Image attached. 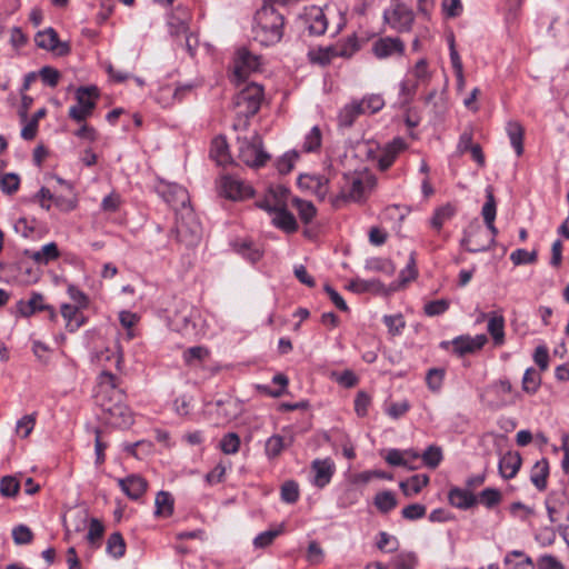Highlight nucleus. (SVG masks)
I'll list each match as a JSON object with an SVG mask.
<instances>
[{
    "label": "nucleus",
    "instance_id": "4be33fe9",
    "mask_svg": "<svg viewBox=\"0 0 569 569\" xmlns=\"http://www.w3.org/2000/svg\"><path fill=\"white\" fill-rule=\"evenodd\" d=\"M521 466V457L517 452H507L499 460V472L505 479L513 478Z\"/></svg>",
    "mask_w": 569,
    "mask_h": 569
},
{
    "label": "nucleus",
    "instance_id": "c9c22d12",
    "mask_svg": "<svg viewBox=\"0 0 569 569\" xmlns=\"http://www.w3.org/2000/svg\"><path fill=\"white\" fill-rule=\"evenodd\" d=\"M291 442L292 437H290L289 441L286 442L283 437L279 435L272 436L266 442V455L270 459L277 458L282 452V450Z\"/></svg>",
    "mask_w": 569,
    "mask_h": 569
},
{
    "label": "nucleus",
    "instance_id": "603ef678",
    "mask_svg": "<svg viewBox=\"0 0 569 569\" xmlns=\"http://www.w3.org/2000/svg\"><path fill=\"white\" fill-rule=\"evenodd\" d=\"M281 499L287 503H295L299 499L298 483L289 480L281 486Z\"/></svg>",
    "mask_w": 569,
    "mask_h": 569
},
{
    "label": "nucleus",
    "instance_id": "2eb2a0df",
    "mask_svg": "<svg viewBox=\"0 0 569 569\" xmlns=\"http://www.w3.org/2000/svg\"><path fill=\"white\" fill-rule=\"evenodd\" d=\"M300 19L311 36H321L328 27L327 18L321 8L311 6L306 8Z\"/></svg>",
    "mask_w": 569,
    "mask_h": 569
},
{
    "label": "nucleus",
    "instance_id": "b1692460",
    "mask_svg": "<svg viewBox=\"0 0 569 569\" xmlns=\"http://www.w3.org/2000/svg\"><path fill=\"white\" fill-rule=\"evenodd\" d=\"M210 157L219 164L224 166L231 162L229 147L223 137H216L211 142Z\"/></svg>",
    "mask_w": 569,
    "mask_h": 569
},
{
    "label": "nucleus",
    "instance_id": "49530a36",
    "mask_svg": "<svg viewBox=\"0 0 569 569\" xmlns=\"http://www.w3.org/2000/svg\"><path fill=\"white\" fill-rule=\"evenodd\" d=\"M425 465L431 469L437 468L442 460V450L437 446H429L421 456Z\"/></svg>",
    "mask_w": 569,
    "mask_h": 569
},
{
    "label": "nucleus",
    "instance_id": "4c0bfd02",
    "mask_svg": "<svg viewBox=\"0 0 569 569\" xmlns=\"http://www.w3.org/2000/svg\"><path fill=\"white\" fill-rule=\"evenodd\" d=\"M292 204L298 210V214H299L300 219L302 220V222H305V223H309L316 216L317 210H316L315 206L312 204V202H310V201L302 200L299 198H293Z\"/></svg>",
    "mask_w": 569,
    "mask_h": 569
},
{
    "label": "nucleus",
    "instance_id": "79ce46f5",
    "mask_svg": "<svg viewBox=\"0 0 569 569\" xmlns=\"http://www.w3.org/2000/svg\"><path fill=\"white\" fill-rule=\"evenodd\" d=\"M64 528L67 535H69L72 530L76 532L81 531L87 525V516L83 512L70 513L64 517Z\"/></svg>",
    "mask_w": 569,
    "mask_h": 569
},
{
    "label": "nucleus",
    "instance_id": "dca6fc26",
    "mask_svg": "<svg viewBox=\"0 0 569 569\" xmlns=\"http://www.w3.org/2000/svg\"><path fill=\"white\" fill-rule=\"evenodd\" d=\"M163 199L168 202L177 213L190 209L189 194L186 188L176 183L164 186L161 191Z\"/></svg>",
    "mask_w": 569,
    "mask_h": 569
},
{
    "label": "nucleus",
    "instance_id": "72a5a7b5",
    "mask_svg": "<svg viewBox=\"0 0 569 569\" xmlns=\"http://www.w3.org/2000/svg\"><path fill=\"white\" fill-rule=\"evenodd\" d=\"M59 257V249L54 242L44 244L40 250L32 253L31 258L39 264H47Z\"/></svg>",
    "mask_w": 569,
    "mask_h": 569
},
{
    "label": "nucleus",
    "instance_id": "6e6552de",
    "mask_svg": "<svg viewBox=\"0 0 569 569\" xmlns=\"http://www.w3.org/2000/svg\"><path fill=\"white\" fill-rule=\"evenodd\" d=\"M97 98V87H80L76 92L77 103L69 109V117L77 122L86 121L93 112Z\"/></svg>",
    "mask_w": 569,
    "mask_h": 569
},
{
    "label": "nucleus",
    "instance_id": "1a4fd4ad",
    "mask_svg": "<svg viewBox=\"0 0 569 569\" xmlns=\"http://www.w3.org/2000/svg\"><path fill=\"white\" fill-rule=\"evenodd\" d=\"M366 184L363 174L360 172L343 173L340 192L333 200L336 207L340 201H359L363 198Z\"/></svg>",
    "mask_w": 569,
    "mask_h": 569
},
{
    "label": "nucleus",
    "instance_id": "473e14b6",
    "mask_svg": "<svg viewBox=\"0 0 569 569\" xmlns=\"http://www.w3.org/2000/svg\"><path fill=\"white\" fill-rule=\"evenodd\" d=\"M455 212H456V209L450 203H447L445 206L437 208L433 212L431 220H430V226L435 230L440 231L442 226L455 216Z\"/></svg>",
    "mask_w": 569,
    "mask_h": 569
},
{
    "label": "nucleus",
    "instance_id": "2f4dec72",
    "mask_svg": "<svg viewBox=\"0 0 569 569\" xmlns=\"http://www.w3.org/2000/svg\"><path fill=\"white\" fill-rule=\"evenodd\" d=\"M61 315L67 321L69 331H74L83 323V317L79 308L72 305H62Z\"/></svg>",
    "mask_w": 569,
    "mask_h": 569
},
{
    "label": "nucleus",
    "instance_id": "a211bd4d",
    "mask_svg": "<svg viewBox=\"0 0 569 569\" xmlns=\"http://www.w3.org/2000/svg\"><path fill=\"white\" fill-rule=\"evenodd\" d=\"M329 180L323 176L301 174L298 178V186L301 189L312 191L318 198L325 199L328 193Z\"/></svg>",
    "mask_w": 569,
    "mask_h": 569
},
{
    "label": "nucleus",
    "instance_id": "58836bf2",
    "mask_svg": "<svg viewBox=\"0 0 569 569\" xmlns=\"http://www.w3.org/2000/svg\"><path fill=\"white\" fill-rule=\"evenodd\" d=\"M107 552L114 558H120L126 552V542L120 532H113L107 541Z\"/></svg>",
    "mask_w": 569,
    "mask_h": 569
},
{
    "label": "nucleus",
    "instance_id": "f8f14e48",
    "mask_svg": "<svg viewBox=\"0 0 569 569\" xmlns=\"http://www.w3.org/2000/svg\"><path fill=\"white\" fill-rule=\"evenodd\" d=\"M34 42L39 48L52 51L60 57L67 56L70 52L69 43L61 42L53 28L39 31L34 37Z\"/></svg>",
    "mask_w": 569,
    "mask_h": 569
},
{
    "label": "nucleus",
    "instance_id": "a19ab883",
    "mask_svg": "<svg viewBox=\"0 0 569 569\" xmlns=\"http://www.w3.org/2000/svg\"><path fill=\"white\" fill-rule=\"evenodd\" d=\"M541 383L540 375L533 369L529 368L525 371L522 378V390L529 395L537 392Z\"/></svg>",
    "mask_w": 569,
    "mask_h": 569
},
{
    "label": "nucleus",
    "instance_id": "680f3d73",
    "mask_svg": "<svg viewBox=\"0 0 569 569\" xmlns=\"http://www.w3.org/2000/svg\"><path fill=\"white\" fill-rule=\"evenodd\" d=\"M297 159L298 153L296 151H289L284 153L277 162L278 171L282 174L289 173L292 170Z\"/></svg>",
    "mask_w": 569,
    "mask_h": 569
},
{
    "label": "nucleus",
    "instance_id": "7ed1b4c3",
    "mask_svg": "<svg viewBox=\"0 0 569 569\" xmlns=\"http://www.w3.org/2000/svg\"><path fill=\"white\" fill-rule=\"evenodd\" d=\"M480 399L487 407L497 410L515 406L520 399V392L512 387L508 379H499L483 389Z\"/></svg>",
    "mask_w": 569,
    "mask_h": 569
},
{
    "label": "nucleus",
    "instance_id": "412c9836",
    "mask_svg": "<svg viewBox=\"0 0 569 569\" xmlns=\"http://www.w3.org/2000/svg\"><path fill=\"white\" fill-rule=\"evenodd\" d=\"M312 470L315 471L313 483L323 488L331 480V477L335 472V463L331 459L327 458L323 460L316 459L311 465Z\"/></svg>",
    "mask_w": 569,
    "mask_h": 569
},
{
    "label": "nucleus",
    "instance_id": "7c9ffc66",
    "mask_svg": "<svg viewBox=\"0 0 569 569\" xmlns=\"http://www.w3.org/2000/svg\"><path fill=\"white\" fill-rule=\"evenodd\" d=\"M506 569H533V561L523 552L513 550L505 557Z\"/></svg>",
    "mask_w": 569,
    "mask_h": 569
},
{
    "label": "nucleus",
    "instance_id": "423d86ee",
    "mask_svg": "<svg viewBox=\"0 0 569 569\" xmlns=\"http://www.w3.org/2000/svg\"><path fill=\"white\" fill-rule=\"evenodd\" d=\"M174 231L177 239L186 246L190 247L198 243L201 228L191 208L177 213Z\"/></svg>",
    "mask_w": 569,
    "mask_h": 569
},
{
    "label": "nucleus",
    "instance_id": "3c124183",
    "mask_svg": "<svg viewBox=\"0 0 569 569\" xmlns=\"http://www.w3.org/2000/svg\"><path fill=\"white\" fill-rule=\"evenodd\" d=\"M383 322L388 328L391 336H398L406 327V321L402 315L385 316Z\"/></svg>",
    "mask_w": 569,
    "mask_h": 569
},
{
    "label": "nucleus",
    "instance_id": "c85d7f7f",
    "mask_svg": "<svg viewBox=\"0 0 569 569\" xmlns=\"http://www.w3.org/2000/svg\"><path fill=\"white\" fill-rule=\"evenodd\" d=\"M274 216L272 218V223L278 227L279 229L291 233L297 231L298 223L296 221V218L292 213H290L287 208H283L281 210H277L273 212Z\"/></svg>",
    "mask_w": 569,
    "mask_h": 569
},
{
    "label": "nucleus",
    "instance_id": "5701e85b",
    "mask_svg": "<svg viewBox=\"0 0 569 569\" xmlns=\"http://www.w3.org/2000/svg\"><path fill=\"white\" fill-rule=\"evenodd\" d=\"M487 330L491 336L495 346H502L505 343V318L502 315L491 312Z\"/></svg>",
    "mask_w": 569,
    "mask_h": 569
},
{
    "label": "nucleus",
    "instance_id": "4d7b16f0",
    "mask_svg": "<svg viewBox=\"0 0 569 569\" xmlns=\"http://www.w3.org/2000/svg\"><path fill=\"white\" fill-rule=\"evenodd\" d=\"M238 252L241 253L250 262H257L262 257L259 248L252 247L251 242L243 241L238 244Z\"/></svg>",
    "mask_w": 569,
    "mask_h": 569
},
{
    "label": "nucleus",
    "instance_id": "f257e3e1",
    "mask_svg": "<svg viewBox=\"0 0 569 569\" xmlns=\"http://www.w3.org/2000/svg\"><path fill=\"white\" fill-rule=\"evenodd\" d=\"M117 377L104 370L99 377L98 402L107 415L108 422L118 428H128L133 422L131 410L122 402L123 392L118 389Z\"/></svg>",
    "mask_w": 569,
    "mask_h": 569
},
{
    "label": "nucleus",
    "instance_id": "ea45409f",
    "mask_svg": "<svg viewBox=\"0 0 569 569\" xmlns=\"http://www.w3.org/2000/svg\"><path fill=\"white\" fill-rule=\"evenodd\" d=\"M375 506L380 512L387 513L396 508V496L391 491L379 492L375 497Z\"/></svg>",
    "mask_w": 569,
    "mask_h": 569
},
{
    "label": "nucleus",
    "instance_id": "393cba45",
    "mask_svg": "<svg viewBox=\"0 0 569 569\" xmlns=\"http://www.w3.org/2000/svg\"><path fill=\"white\" fill-rule=\"evenodd\" d=\"M365 113L363 103H358V101H352L349 104H346L341 111L339 112L338 120L341 127H351L355 120Z\"/></svg>",
    "mask_w": 569,
    "mask_h": 569
},
{
    "label": "nucleus",
    "instance_id": "cd10ccee",
    "mask_svg": "<svg viewBox=\"0 0 569 569\" xmlns=\"http://www.w3.org/2000/svg\"><path fill=\"white\" fill-rule=\"evenodd\" d=\"M548 476L549 463L547 459H541L533 465L530 473V480L538 490L542 491L547 487Z\"/></svg>",
    "mask_w": 569,
    "mask_h": 569
},
{
    "label": "nucleus",
    "instance_id": "39448f33",
    "mask_svg": "<svg viewBox=\"0 0 569 569\" xmlns=\"http://www.w3.org/2000/svg\"><path fill=\"white\" fill-rule=\"evenodd\" d=\"M263 89L261 86L252 82L241 89L233 99V104L238 112L246 118L256 114L261 106Z\"/></svg>",
    "mask_w": 569,
    "mask_h": 569
},
{
    "label": "nucleus",
    "instance_id": "f3484780",
    "mask_svg": "<svg viewBox=\"0 0 569 569\" xmlns=\"http://www.w3.org/2000/svg\"><path fill=\"white\" fill-rule=\"evenodd\" d=\"M118 485L127 497L132 500L141 498L148 488L147 480L139 475H130L118 479Z\"/></svg>",
    "mask_w": 569,
    "mask_h": 569
},
{
    "label": "nucleus",
    "instance_id": "e433bc0d",
    "mask_svg": "<svg viewBox=\"0 0 569 569\" xmlns=\"http://www.w3.org/2000/svg\"><path fill=\"white\" fill-rule=\"evenodd\" d=\"M209 356V350L202 346L188 348L183 355V361L187 366H197Z\"/></svg>",
    "mask_w": 569,
    "mask_h": 569
},
{
    "label": "nucleus",
    "instance_id": "a18cd8bd",
    "mask_svg": "<svg viewBox=\"0 0 569 569\" xmlns=\"http://www.w3.org/2000/svg\"><path fill=\"white\" fill-rule=\"evenodd\" d=\"M381 283L378 280L353 279L349 282L348 289L356 293H362L371 290L380 289Z\"/></svg>",
    "mask_w": 569,
    "mask_h": 569
},
{
    "label": "nucleus",
    "instance_id": "338daca9",
    "mask_svg": "<svg viewBox=\"0 0 569 569\" xmlns=\"http://www.w3.org/2000/svg\"><path fill=\"white\" fill-rule=\"evenodd\" d=\"M36 425V418L33 415L23 416L17 422V433H19L22 438H27L31 431L33 430Z\"/></svg>",
    "mask_w": 569,
    "mask_h": 569
},
{
    "label": "nucleus",
    "instance_id": "9d476101",
    "mask_svg": "<svg viewBox=\"0 0 569 569\" xmlns=\"http://www.w3.org/2000/svg\"><path fill=\"white\" fill-rule=\"evenodd\" d=\"M220 193L231 200H244L253 196L250 184L232 176H223L219 184Z\"/></svg>",
    "mask_w": 569,
    "mask_h": 569
},
{
    "label": "nucleus",
    "instance_id": "f704fd0d",
    "mask_svg": "<svg viewBox=\"0 0 569 569\" xmlns=\"http://www.w3.org/2000/svg\"><path fill=\"white\" fill-rule=\"evenodd\" d=\"M156 515L169 517L173 512V498L167 491H159L156 496Z\"/></svg>",
    "mask_w": 569,
    "mask_h": 569
},
{
    "label": "nucleus",
    "instance_id": "0eeeda50",
    "mask_svg": "<svg viewBox=\"0 0 569 569\" xmlns=\"http://www.w3.org/2000/svg\"><path fill=\"white\" fill-rule=\"evenodd\" d=\"M239 158L249 167H262L269 159V154L262 149V140L258 134L251 139L239 138Z\"/></svg>",
    "mask_w": 569,
    "mask_h": 569
},
{
    "label": "nucleus",
    "instance_id": "c756f323",
    "mask_svg": "<svg viewBox=\"0 0 569 569\" xmlns=\"http://www.w3.org/2000/svg\"><path fill=\"white\" fill-rule=\"evenodd\" d=\"M429 483V477L427 475H415L400 482V488L405 496L412 497L421 491L423 487Z\"/></svg>",
    "mask_w": 569,
    "mask_h": 569
},
{
    "label": "nucleus",
    "instance_id": "0e129e2a",
    "mask_svg": "<svg viewBox=\"0 0 569 569\" xmlns=\"http://www.w3.org/2000/svg\"><path fill=\"white\" fill-rule=\"evenodd\" d=\"M455 352L459 356H463L466 353H471L475 351L472 347L471 337L469 336H461L452 341Z\"/></svg>",
    "mask_w": 569,
    "mask_h": 569
},
{
    "label": "nucleus",
    "instance_id": "bb28decb",
    "mask_svg": "<svg viewBox=\"0 0 569 569\" xmlns=\"http://www.w3.org/2000/svg\"><path fill=\"white\" fill-rule=\"evenodd\" d=\"M506 131L512 148L517 156L520 157L523 153V127L518 121H509L506 126Z\"/></svg>",
    "mask_w": 569,
    "mask_h": 569
},
{
    "label": "nucleus",
    "instance_id": "052dcab7",
    "mask_svg": "<svg viewBox=\"0 0 569 569\" xmlns=\"http://www.w3.org/2000/svg\"><path fill=\"white\" fill-rule=\"evenodd\" d=\"M418 559L413 552H401L395 559V566L397 569H415Z\"/></svg>",
    "mask_w": 569,
    "mask_h": 569
},
{
    "label": "nucleus",
    "instance_id": "5fc2aeb1",
    "mask_svg": "<svg viewBox=\"0 0 569 569\" xmlns=\"http://www.w3.org/2000/svg\"><path fill=\"white\" fill-rule=\"evenodd\" d=\"M358 103H363L365 113H376L383 108L385 100L380 94H369L365 97L361 101H358Z\"/></svg>",
    "mask_w": 569,
    "mask_h": 569
},
{
    "label": "nucleus",
    "instance_id": "13d9d810",
    "mask_svg": "<svg viewBox=\"0 0 569 569\" xmlns=\"http://www.w3.org/2000/svg\"><path fill=\"white\" fill-rule=\"evenodd\" d=\"M282 532V527L274 530H267L259 533L254 540L253 545L257 548H264L272 543V541Z\"/></svg>",
    "mask_w": 569,
    "mask_h": 569
},
{
    "label": "nucleus",
    "instance_id": "774afa93",
    "mask_svg": "<svg viewBox=\"0 0 569 569\" xmlns=\"http://www.w3.org/2000/svg\"><path fill=\"white\" fill-rule=\"evenodd\" d=\"M426 507L420 503H411L401 511L402 517L407 520H418L426 515Z\"/></svg>",
    "mask_w": 569,
    "mask_h": 569
},
{
    "label": "nucleus",
    "instance_id": "f03ea898",
    "mask_svg": "<svg viewBox=\"0 0 569 569\" xmlns=\"http://www.w3.org/2000/svg\"><path fill=\"white\" fill-rule=\"evenodd\" d=\"M486 193L487 201L482 207L481 213L487 229L479 222L471 223L468 227L461 243L469 252H481L491 249L495 246L496 236L498 234V230L495 226L497 206L492 189L488 187Z\"/></svg>",
    "mask_w": 569,
    "mask_h": 569
},
{
    "label": "nucleus",
    "instance_id": "4468645a",
    "mask_svg": "<svg viewBox=\"0 0 569 569\" xmlns=\"http://www.w3.org/2000/svg\"><path fill=\"white\" fill-rule=\"evenodd\" d=\"M405 42L398 37H382L372 44V52L378 59L401 57L405 53Z\"/></svg>",
    "mask_w": 569,
    "mask_h": 569
},
{
    "label": "nucleus",
    "instance_id": "8fccbe9b",
    "mask_svg": "<svg viewBox=\"0 0 569 569\" xmlns=\"http://www.w3.org/2000/svg\"><path fill=\"white\" fill-rule=\"evenodd\" d=\"M478 501L487 508H492L501 501V493L498 489L486 488L480 492Z\"/></svg>",
    "mask_w": 569,
    "mask_h": 569
},
{
    "label": "nucleus",
    "instance_id": "bf43d9fd",
    "mask_svg": "<svg viewBox=\"0 0 569 569\" xmlns=\"http://www.w3.org/2000/svg\"><path fill=\"white\" fill-rule=\"evenodd\" d=\"M449 308V301L439 299L429 301L425 305V313L429 317H435L445 313Z\"/></svg>",
    "mask_w": 569,
    "mask_h": 569
},
{
    "label": "nucleus",
    "instance_id": "6e6d98bb",
    "mask_svg": "<svg viewBox=\"0 0 569 569\" xmlns=\"http://www.w3.org/2000/svg\"><path fill=\"white\" fill-rule=\"evenodd\" d=\"M12 538L17 545H27L32 541L33 533L29 527L19 525L12 529Z\"/></svg>",
    "mask_w": 569,
    "mask_h": 569
},
{
    "label": "nucleus",
    "instance_id": "c03bdc74",
    "mask_svg": "<svg viewBox=\"0 0 569 569\" xmlns=\"http://www.w3.org/2000/svg\"><path fill=\"white\" fill-rule=\"evenodd\" d=\"M537 258L538 253L536 250L527 251L526 249H517L510 254V260L515 266L535 263Z\"/></svg>",
    "mask_w": 569,
    "mask_h": 569
},
{
    "label": "nucleus",
    "instance_id": "e2e57ef3",
    "mask_svg": "<svg viewBox=\"0 0 569 569\" xmlns=\"http://www.w3.org/2000/svg\"><path fill=\"white\" fill-rule=\"evenodd\" d=\"M445 377V371L441 369H430L427 373L426 380L430 390L439 391Z\"/></svg>",
    "mask_w": 569,
    "mask_h": 569
},
{
    "label": "nucleus",
    "instance_id": "aec40b11",
    "mask_svg": "<svg viewBox=\"0 0 569 569\" xmlns=\"http://www.w3.org/2000/svg\"><path fill=\"white\" fill-rule=\"evenodd\" d=\"M448 500L452 507L467 510L477 505L478 497L468 489L453 487L448 492Z\"/></svg>",
    "mask_w": 569,
    "mask_h": 569
},
{
    "label": "nucleus",
    "instance_id": "de8ad7c7",
    "mask_svg": "<svg viewBox=\"0 0 569 569\" xmlns=\"http://www.w3.org/2000/svg\"><path fill=\"white\" fill-rule=\"evenodd\" d=\"M366 268L371 271L383 272L391 276L396 271L393 263L387 259L376 258L367 262Z\"/></svg>",
    "mask_w": 569,
    "mask_h": 569
},
{
    "label": "nucleus",
    "instance_id": "6ab92c4d",
    "mask_svg": "<svg viewBox=\"0 0 569 569\" xmlns=\"http://www.w3.org/2000/svg\"><path fill=\"white\" fill-rule=\"evenodd\" d=\"M407 148L402 138H395L381 151L378 158V166L381 170L389 169L395 162L397 156Z\"/></svg>",
    "mask_w": 569,
    "mask_h": 569
},
{
    "label": "nucleus",
    "instance_id": "ddd939ff",
    "mask_svg": "<svg viewBox=\"0 0 569 569\" xmlns=\"http://www.w3.org/2000/svg\"><path fill=\"white\" fill-rule=\"evenodd\" d=\"M288 197L289 190L286 187L281 184L271 186L267 190L263 199L257 202V206L268 212H274L287 208Z\"/></svg>",
    "mask_w": 569,
    "mask_h": 569
},
{
    "label": "nucleus",
    "instance_id": "a878e982",
    "mask_svg": "<svg viewBox=\"0 0 569 569\" xmlns=\"http://www.w3.org/2000/svg\"><path fill=\"white\" fill-rule=\"evenodd\" d=\"M43 296L40 293H32L31 298L28 301H19L17 305L18 312L22 317H30L38 311H43L44 308H48V305L43 301Z\"/></svg>",
    "mask_w": 569,
    "mask_h": 569
},
{
    "label": "nucleus",
    "instance_id": "864d4df0",
    "mask_svg": "<svg viewBox=\"0 0 569 569\" xmlns=\"http://www.w3.org/2000/svg\"><path fill=\"white\" fill-rule=\"evenodd\" d=\"M321 146V131L315 126L305 138L303 150L312 152Z\"/></svg>",
    "mask_w": 569,
    "mask_h": 569
},
{
    "label": "nucleus",
    "instance_id": "9b49d317",
    "mask_svg": "<svg viewBox=\"0 0 569 569\" xmlns=\"http://www.w3.org/2000/svg\"><path fill=\"white\" fill-rule=\"evenodd\" d=\"M258 67L259 60L257 56H253L244 48L239 49L233 59V81L236 83L242 82Z\"/></svg>",
    "mask_w": 569,
    "mask_h": 569
},
{
    "label": "nucleus",
    "instance_id": "20e7f679",
    "mask_svg": "<svg viewBox=\"0 0 569 569\" xmlns=\"http://www.w3.org/2000/svg\"><path fill=\"white\" fill-rule=\"evenodd\" d=\"M383 21L399 33L410 32L415 22V13L407 4L393 0L383 11Z\"/></svg>",
    "mask_w": 569,
    "mask_h": 569
},
{
    "label": "nucleus",
    "instance_id": "37998d69",
    "mask_svg": "<svg viewBox=\"0 0 569 569\" xmlns=\"http://www.w3.org/2000/svg\"><path fill=\"white\" fill-rule=\"evenodd\" d=\"M240 437L236 432H229L220 440V449L224 455H234L240 448Z\"/></svg>",
    "mask_w": 569,
    "mask_h": 569
},
{
    "label": "nucleus",
    "instance_id": "69168bd1",
    "mask_svg": "<svg viewBox=\"0 0 569 569\" xmlns=\"http://www.w3.org/2000/svg\"><path fill=\"white\" fill-rule=\"evenodd\" d=\"M20 179L16 173H7L0 181L1 190L4 193L12 194L19 188Z\"/></svg>",
    "mask_w": 569,
    "mask_h": 569
},
{
    "label": "nucleus",
    "instance_id": "09e8293b",
    "mask_svg": "<svg viewBox=\"0 0 569 569\" xmlns=\"http://www.w3.org/2000/svg\"><path fill=\"white\" fill-rule=\"evenodd\" d=\"M19 489L20 483L16 477L4 476L0 481V492L4 497H16Z\"/></svg>",
    "mask_w": 569,
    "mask_h": 569
}]
</instances>
